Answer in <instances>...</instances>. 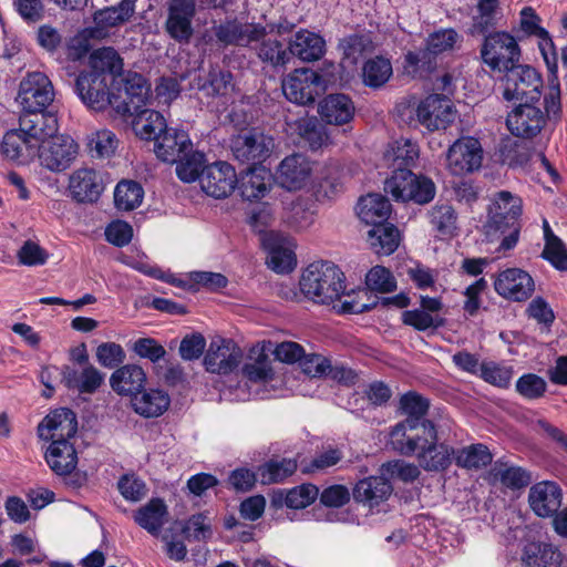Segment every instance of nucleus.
I'll return each mask as SVG.
<instances>
[{"label":"nucleus","mask_w":567,"mask_h":567,"mask_svg":"<svg viewBox=\"0 0 567 567\" xmlns=\"http://www.w3.org/2000/svg\"><path fill=\"white\" fill-rule=\"evenodd\" d=\"M192 142L185 131L166 127L154 141V153L165 163H175L192 148Z\"/></svg>","instance_id":"nucleus-28"},{"label":"nucleus","mask_w":567,"mask_h":567,"mask_svg":"<svg viewBox=\"0 0 567 567\" xmlns=\"http://www.w3.org/2000/svg\"><path fill=\"white\" fill-rule=\"evenodd\" d=\"M447 168L456 176L473 173L482 166L483 148L480 141L472 136L456 140L449 148Z\"/></svg>","instance_id":"nucleus-12"},{"label":"nucleus","mask_w":567,"mask_h":567,"mask_svg":"<svg viewBox=\"0 0 567 567\" xmlns=\"http://www.w3.org/2000/svg\"><path fill=\"white\" fill-rule=\"evenodd\" d=\"M311 174L310 162L300 154H293L282 159L278 167L277 181L288 190L302 188Z\"/></svg>","instance_id":"nucleus-29"},{"label":"nucleus","mask_w":567,"mask_h":567,"mask_svg":"<svg viewBox=\"0 0 567 567\" xmlns=\"http://www.w3.org/2000/svg\"><path fill=\"white\" fill-rule=\"evenodd\" d=\"M494 288L505 299L524 301L533 295L535 284L527 271L520 268H508L498 274Z\"/></svg>","instance_id":"nucleus-20"},{"label":"nucleus","mask_w":567,"mask_h":567,"mask_svg":"<svg viewBox=\"0 0 567 567\" xmlns=\"http://www.w3.org/2000/svg\"><path fill=\"white\" fill-rule=\"evenodd\" d=\"M202 87L208 95L226 96L234 87L233 75L228 71L213 69L209 71L207 82Z\"/></svg>","instance_id":"nucleus-59"},{"label":"nucleus","mask_w":567,"mask_h":567,"mask_svg":"<svg viewBox=\"0 0 567 567\" xmlns=\"http://www.w3.org/2000/svg\"><path fill=\"white\" fill-rule=\"evenodd\" d=\"M54 99L53 85L42 72H31L20 82L17 101L22 111H43Z\"/></svg>","instance_id":"nucleus-10"},{"label":"nucleus","mask_w":567,"mask_h":567,"mask_svg":"<svg viewBox=\"0 0 567 567\" xmlns=\"http://www.w3.org/2000/svg\"><path fill=\"white\" fill-rule=\"evenodd\" d=\"M104 374L92 364L82 367L79 371L65 365L62 369V382L69 389L81 394L94 393L103 383Z\"/></svg>","instance_id":"nucleus-30"},{"label":"nucleus","mask_w":567,"mask_h":567,"mask_svg":"<svg viewBox=\"0 0 567 567\" xmlns=\"http://www.w3.org/2000/svg\"><path fill=\"white\" fill-rule=\"evenodd\" d=\"M419 157V147L410 140H399L389 145L384 159L392 174L401 169H410Z\"/></svg>","instance_id":"nucleus-41"},{"label":"nucleus","mask_w":567,"mask_h":567,"mask_svg":"<svg viewBox=\"0 0 567 567\" xmlns=\"http://www.w3.org/2000/svg\"><path fill=\"white\" fill-rule=\"evenodd\" d=\"M455 450L445 443H439L437 430L435 439L427 436L425 444L416 453L419 466L426 472H440L446 470L454 458Z\"/></svg>","instance_id":"nucleus-26"},{"label":"nucleus","mask_w":567,"mask_h":567,"mask_svg":"<svg viewBox=\"0 0 567 567\" xmlns=\"http://www.w3.org/2000/svg\"><path fill=\"white\" fill-rule=\"evenodd\" d=\"M131 404L138 415L151 419L161 416L167 411L171 404V398L164 390H144L143 388L132 398Z\"/></svg>","instance_id":"nucleus-31"},{"label":"nucleus","mask_w":567,"mask_h":567,"mask_svg":"<svg viewBox=\"0 0 567 567\" xmlns=\"http://www.w3.org/2000/svg\"><path fill=\"white\" fill-rule=\"evenodd\" d=\"M274 233L264 234L261 240L268 249V266L278 274L290 272L296 266L295 254L290 248L284 247L277 241Z\"/></svg>","instance_id":"nucleus-42"},{"label":"nucleus","mask_w":567,"mask_h":567,"mask_svg":"<svg viewBox=\"0 0 567 567\" xmlns=\"http://www.w3.org/2000/svg\"><path fill=\"white\" fill-rule=\"evenodd\" d=\"M319 114L328 124L343 125L354 115V105L344 94H330L319 104Z\"/></svg>","instance_id":"nucleus-33"},{"label":"nucleus","mask_w":567,"mask_h":567,"mask_svg":"<svg viewBox=\"0 0 567 567\" xmlns=\"http://www.w3.org/2000/svg\"><path fill=\"white\" fill-rule=\"evenodd\" d=\"M176 163V174L185 183L200 181V175L205 169V155L200 152L187 151Z\"/></svg>","instance_id":"nucleus-53"},{"label":"nucleus","mask_w":567,"mask_h":567,"mask_svg":"<svg viewBox=\"0 0 567 567\" xmlns=\"http://www.w3.org/2000/svg\"><path fill=\"white\" fill-rule=\"evenodd\" d=\"M523 561L526 567H558L561 558L553 545L532 543L525 547Z\"/></svg>","instance_id":"nucleus-45"},{"label":"nucleus","mask_w":567,"mask_h":567,"mask_svg":"<svg viewBox=\"0 0 567 567\" xmlns=\"http://www.w3.org/2000/svg\"><path fill=\"white\" fill-rule=\"evenodd\" d=\"M241 359L243 351L233 339L217 336L210 340L203 363L206 371L226 375L237 369Z\"/></svg>","instance_id":"nucleus-11"},{"label":"nucleus","mask_w":567,"mask_h":567,"mask_svg":"<svg viewBox=\"0 0 567 567\" xmlns=\"http://www.w3.org/2000/svg\"><path fill=\"white\" fill-rule=\"evenodd\" d=\"M343 457L339 449L329 447L318 453L307 465L303 466V473H315L326 471L338 464Z\"/></svg>","instance_id":"nucleus-63"},{"label":"nucleus","mask_w":567,"mask_h":567,"mask_svg":"<svg viewBox=\"0 0 567 567\" xmlns=\"http://www.w3.org/2000/svg\"><path fill=\"white\" fill-rule=\"evenodd\" d=\"M492 475L502 485L511 489H520L532 482L530 473L520 466L496 462L492 468Z\"/></svg>","instance_id":"nucleus-48"},{"label":"nucleus","mask_w":567,"mask_h":567,"mask_svg":"<svg viewBox=\"0 0 567 567\" xmlns=\"http://www.w3.org/2000/svg\"><path fill=\"white\" fill-rule=\"evenodd\" d=\"M195 13V0H172L165 24L171 38L187 43L193 35L192 20Z\"/></svg>","instance_id":"nucleus-25"},{"label":"nucleus","mask_w":567,"mask_h":567,"mask_svg":"<svg viewBox=\"0 0 567 567\" xmlns=\"http://www.w3.org/2000/svg\"><path fill=\"white\" fill-rule=\"evenodd\" d=\"M90 71L76 79V90L83 103L95 112L106 109V48L94 50L89 59Z\"/></svg>","instance_id":"nucleus-4"},{"label":"nucleus","mask_w":567,"mask_h":567,"mask_svg":"<svg viewBox=\"0 0 567 567\" xmlns=\"http://www.w3.org/2000/svg\"><path fill=\"white\" fill-rule=\"evenodd\" d=\"M271 178V173L262 166L248 167L238 181L243 198L254 200L264 197L269 189Z\"/></svg>","instance_id":"nucleus-38"},{"label":"nucleus","mask_w":567,"mask_h":567,"mask_svg":"<svg viewBox=\"0 0 567 567\" xmlns=\"http://www.w3.org/2000/svg\"><path fill=\"white\" fill-rule=\"evenodd\" d=\"M481 55L493 71L506 72L518 64L520 50L513 35L497 31L485 35Z\"/></svg>","instance_id":"nucleus-7"},{"label":"nucleus","mask_w":567,"mask_h":567,"mask_svg":"<svg viewBox=\"0 0 567 567\" xmlns=\"http://www.w3.org/2000/svg\"><path fill=\"white\" fill-rule=\"evenodd\" d=\"M274 148V138L258 130L238 134L231 140V152L237 161L249 167L259 166Z\"/></svg>","instance_id":"nucleus-9"},{"label":"nucleus","mask_w":567,"mask_h":567,"mask_svg":"<svg viewBox=\"0 0 567 567\" xmlns=\"http://www.w3.org/2000/svg\"><path fill=\"white\" fill-rule=\"evenodd\" d=\"M475 2L470 33L472 35H485L496 25L501 17V1L475 0Z\"/></svg>","instance_id":"nucleus-39"},{"label":"nucleus","mask_w":567,"mask_h":567,"mask_svg":"<svg viewBox=\"0 0 567 567\" xmlns=\"http://www.w3.org/2000/svg\"><path fill=\"white\" fill-rule=\"evenodd\" d=\"M76 431V414L68 408L51 411L38 425V435L44 441H69Z\"/></svg>","instance_id":"nucleus-21"},{"label":"nucleus","mask_w":567,"mask_h":567,"mask_svg":"<svg viewBox=\"0 0 567 567\" xmlns=\"http://www.w3.org/2000/svg\"><path fill=\"white\" fill-rule=\"evenodd\" d=\"M217 41L224 45L250 47L259 42L267 30L258 23H243L237 19L226 20L213 28Z\"/></svg>","instance_id":"nucleus-17"},{"label":"nucleus","mask_w":567,"mask_h":567,"mask_svg":"<svg viewBox=\"0 0 567 567\" xmlns=\"http://www.w3.org/2000/svg\"><path fill=\"white\" fill-rule=\"evenodd\" d=\"M542 85V78L534 68L517 64L505 72L503 97L518 104L538 102Z\"/></svg>","instance_id":"nucleus-6"},{"label":"nucleus","mask_w":567,"mask_h":567,"mask_svg":"<svg viewBox=\"0 0 567 567\" xmlns=\"http://www.w3.org/2000/svg\"><path fill=\"white\" fill-rule=\"evenodd\" d=\"M391 213L389 199L381 194H368L358 203V216L367 225H385Z\"/></svg>","instance_id":"nucleus-35"},{"label":"nucleus","mask_w":567,"mask_h":567,"mask_svg":"<svg viewBox=\"0 0 567 567\" xmlns=\"http://www.w3.org/2000/svg\"><path fill=\"white\" fill-rule=\"evenodd\" d=\"M103 176L95 169L81 167L69 177L68 190L76 203L92 204L99 200L104 192Z\"/></svg>","instance_id":"nucleus-18"},{"label":"nucleus","mask_w":567,"mask_h":567,"mask_svg":"<svg viewBox=\"0 0 567 567\" xmlns=\"http://www.w3.org/2000/svg\"><path fill=\"white\" fill-rule=\"evenodd\" d=\"M544 123L543 112L533 103H519L506 118V125L511 133L523 138L537 135Z\"/></svg>","instance_id":"nucleus-23"},{"label":"nucleus","mask_w":567,"mask_h":567,"mask_svg":"<svg viewBox=\"0 0 567 567\" xmlns=\"http://www.w3.org/2000/svg\"><path fill=\"white\" fill-rule=\"evenodd\" d=\"M478 377L494 386L507 388L513 377V368L494 361H483Z\"/></svg>","instance_id":"nucleus-56"},{"label":"nucleus","mask_w":567,"mask_h":567,"mask_svg":"<svg viewBox=\"0 0 567 567\" xmlns=\"http://www.w3.org/2000/svg\"><path fill=\"white\" fill-rule=\"evenodd\" d=\"M365 284L371 290L379 292H391L396 288L395 278L382 266H375L367 274Z\"/></svg>","instance_id":"nucleus-61"},{"label":"nucleus","mask_w":567,"mask_h":567,"mask_svg":"<svg viewBox=\"0 0 567 567\" xmlns=\"http://www.w3.org/2000/svg\"><path fill=\"white\" fill-rule=\"evenodd\" d=\"M37 148L40 165L52 173H62L70 168L80 151L78 142L64 134L43 140Z\"/></svg>","instance_id":"nucleus-8"},{"label":"nucleus","mask_w":567,"mask_h":567,"mask_svg":"<svg viewBox=\"0 0 567 567\" xmlns=\"http://www.w3.org/2000/svg\"><path fill=\"white\" fill-rule=\"evenodd\" d=\"M291 56L302 61H317L324 53V40L310 31H298L289 43Z\"/></svg>","instance_id":"nucleus-40"},{"label":"nucleus","mask_w":567,"mask_h":567,"mask_svg":"<svg viewBox=\"0 0 567 567\" xmlns=\"http://www.w3.org/2000/svg\"><path fill=\"white\" fill-rule=\"evenodd\" d=\"M516 391L527 400H537L542 398L546 390V381L534 373L523 374L516 382Z\"/></svg>","instance_id":"nucleus-60"},{"label":"nucleus","mask_w":567,"mask_h":567,"mask_svg":"<svg viewBox=\"0 0 567 567\" xmlns=\"http://www.w3.org/2000/svg\"><path fill=\"white\" fill-rule=\"evenodd\" d=\"M427 436L434 439L423 425L414 423L412 419H404L391 427L388 445L400 455L413 456L425 444Z\"/></svg>","instance_id":"nucleus-16"},{"label":"nucleus","mask_w":567,"mask_h":567,"mask_svg":"<svg viewBox=\"0 0 567 567\" xmlns=\"http://www.w3.org/2000/svg\"><path fill=\"white\" fill-rule=\"evenodd\" d=\"M256 44L258 58L269 63L274 68H285L291 60L289 47L285 48L278 39L266 38V35Z\"/></svg>","instance_id":"nucleus-47"},{"label":"nucleus","mask_w":567,"mask_h":567,"mask_svg":"<svg viewBox=\"0 0 567 567\" xmlns=\"http://www.w3.org/2000/svg\"><path fill=\"white\" fill-rule=\"evenodd\" d=\"M299 286L306 298L329 306L344 293V275L331 261H315L303 270Z\"/></svg>","instance_id":"nucleus-3"},{"label":"nucleus","mask_w":567,"mask_h":567,"mask_svg":"<svg viewBox=\"0 0 567 567\" xmlns=\"http://www.w3.org/2000/svg\"><path fill=\"white\" fill-rule=\"evenodd\" d=\"M528 502L537 516L551 517L561 505V489L554 482H539L530 487Z\"/></svg>","instance_id":"nucleus-27"},{"label":"nucleus","mask_w":567,"mask_h":567,"mask_svg":"<svg viewBox=\"0 0 567 567\" xmlns=\"http://www.w3.org/2000/svg\"><path fill=\"white\" fill-rule=\"evenodd\" d=\"M436 54L425 45L417 51H409L405 54V70L413 76L424 78L431 74L437 66Z\"/></svg>","instance_id":"nucleus-49"},{"label":"nucleus","mask_w":567,"mask_h":567,"mask_svg":"<svg viewBox=\"0 0 567 567\" xmlns=\"http://www.w3.org/2000/svg\"><path fill=\"white\" fill-rule=\"evenodd\" d=\"M144 197V189L134 181H122L114 189V204L120 210L130 212L138 207Z\"/></svg>","instance_id":"nucleus-50"},{"label":"nucleus","mask_w":567,"mask_h":567,"mask_svg":"<svg viewBox=\"0 0 567 567\" xmlns=\"http://www.w3.org/2000/svg\"><path fill=\"white\" fill-rule=\"evenodd\" d=\"M49 467L59 476L70 475L78 465V454L69 441H51L45 452Z\"/></svg>","instance_id":"nucleus-32"},{"label":"nucleus","mask_w":567,"mask_h":567,"mask_svg":"<svg viewBox=\"0 0 567 567\" xmlns=\"http://www.w3.org/2000/svg\"><path fill=\"white\" fill-rule=\"evenodd\" d=\"M399 229L392 224L375 225L368 231V243L378 255L393 254L400 244Z\"/></svg>","instance_id":"nucleus-44"},{"label":"nucleus","mask_w":567,"mask_h":567,"mask_svg":"<svg viewBox=\"0 0 567 567\" xmlns=\"http://www.w3.org/2000/svg\"><path fill=\"white\" fill-rule=\"evenodd\" d=\"M285 125L286 132L290 136H296L299 144L307 145L312 151L330 143L324 125L316 116H308L306 112L299 116L287 115Z\"/></svg>","instance_id":"nucleus-15"},{"label":"nucleus","mask_w":567,"mask_h":567,"mask_svg":"<svg viewBox=\"0 0 567 567\" xmlns=\"http://www.w3.org/2000/svg\"><path fill=\"white\" fill-rule=\"evenodd\" d=\"M168 518V509L166 504L161 498H152L144 506L140 507L135 514L134 519L151 535L157 536Z\"/></svg>","instance_id":"nucleus-37"},{"label":"nucleus","mask_w":567,"mask_h":567,"mask_svg":"<svg viewBox=\"0 0 567 567\" xmlns=\"http://www.w3.org/2000/svg\"><path fill=\"white\" fill-rule=\"evenodd\" d=\"M430 223L439 237L453 236L456 230L457 216L450 204H437L430 210Z\"/></svg>","instance_id":"nucleus-52"},{"label":"nucleus","mask_w":567,"mask_h":567,"mask_svg":"<svg viewBox=\"0 0 567 567\" xmlns=\"http://www.w3.org/2000/svg\"><path fill=\"white\" fill-rule=\"evenodd\" d=\"M23 147L33 150L35 148V144L31 143V140L28 138L20 128L9 131L4 134L1 152L7 158L12 161L18 159L22 155Z\"/></svg>","instance_id":"nucleus-57"},{"label":"nucleus","mask_w":567,"mask_h":567,"mask_svg":"<svg viewBox=\"0 0 567 567\" xmlns=\"http://www.w3.org/2000/svg\"><path fill=\"white\" fill-rule=\"evenodd\" d=\"M146 374L144 370L135 364H126L117 369L110 379L114 391L131 399L144 388Z\"/></svg>","instance_id":"nucleus-34"},{"label":"nucleus","mask_w":567,"mask_h":567,"mask_svg":"<svg viewBox=\"0 0 567 567\" xmlns=\"http://www.w3.org/2000/svg\"><path fill=\"white\" fill-rule=\"evenodd\" d=\"M455 463L464 468H482L491 464L493 457L488 449L483 444H473L455 451Z\"/></svg>","instance_id":"nucleus-54"},{"label":"nucleus","mask_w":567,"mask_h":567,"mask_svg":"<svg viewBox=\"0 0 567 567\" xmlns=\"http://www.w3.org/2000/svg\"><path fill=\"white\" fill-rule=\"evenodd\" d=\"M392 75L390 60L375 56L368 60L363 65V82L370 87H380L385 84Z\"/></svg>","instance_id":"nucleus-55"},{"label":"nucleus","mask_w":567,"mask_h":567,"mask_svg":"<svg viewBox=\"0 0 567 567\" xmlns=\"http://www.w3.org/2000/svg\"><path fill=\"white\" fill-rule=\"evenodd\" d=\"M522 212L523 203L518 196L508 190H501L495 195L484 227L491 241L495 239L497 233L504 236L499 250H511L516 246L520 231Z\"/></svg>","instance_id":"nucleus-2"},{"label":"nucleus","mask_w":567,"mask_h":567,"mask_svg":"<svg viewBox=\"0 0 567 567\" xmlns=\"http://www.w3.org/2000/svg\"><path fill=\"white\" fill-rule=\"evenodd\" d=\"M319 495V488L313 484H302L286 493L280 492L272 499L274 504L286 505L289 508L300 509L312 504Z\"/></svg>","instance_id":"nucleus-46"},{"label":"nucleus","mask_w":567,"mask_h":567,"mask_svg":"<svg viewBox=\"0 0 567 567\" xmlns=\"http://www.w3.org/2000/svg\"><path fill=\"white\" fill-rule=\"evenodd\" d=\"M20 131L35 144V147L58 134L59 123L55 114L43 111H23L19 118Z\"/></svg>","instance_id":"nucleus-24"},{"label":"nucleus","mask_w":567,"mask_h":567,"mask_svg":"<svg viewBox=\"0 0 567 567\" xmlns=\"http://www.w3.org/2000/svg\"><path fill=\"white\" fill-rule=\"evenodd\" d=\"M384 189L395 200L414 202L415 204L430 203L436 193L433 181L425 176H417L411 169L394 172L385 181Z\"/></svg>","instance_id":"nucleus-5"},{"label":"nucleus","mask_w":567,"mask_h":567,"mask_svg":"<svg viewBox=\"0 0 567 567\" xmlns=\"http://www.w3.org/2000/svg\"><path fill=\"white\" fill-rule=\"evenodd\" d=\"M417 120L431 131L445 128L454 120L451 100L445 94H431L417 106Z\"/></svg>","instance_id":"nucleus-22"},{"label":"nucleus","mask_w":567,"mask_h":567,"mask_svg":"<svg viewBox=\"0 0 567 567\" xmlns=\"http://www.w3.org/2000/svg\"><path fill=\"white\" fill-rule=\"evenodd\" d=\"M109 76V105L124 120L133 117V130L140 138L155 141L167 124L159 112L143 109L151 95V86L142 74L123 71L122 58L110 47Z\"/></svg>","instance_id":"nucleus-1"},{"label":"nucleus","mask_w":567,"mask_h":567,"mask_svg":"<svg viewBox=\"0 0 567 567\" xmlns=\"http://www.w3.org/2000/svg\"><path fill=\"white\" fill-rule=\"evenodd\" d=\"M320 80L312 70L297 69L282 80V92L288 101L297 105H310L319 93Z\"/></svg>","instance_id":"nucleus-13"},{"label":"nucleus","mask_w":567,"mask_h":567,"mask_svg":"<svg viewBox=\"0 0 567 567\" xmlns=\"http://www.w3.org/2000/svg\"><path fill=\"white\" fill-rule=\"evenodd\" d=\"M430 403L427 399L417 394L416 392H408L400 399V409L405 419H412L414 423L423 425L430 435L435 436V425L431 420L425 419Z\"/></svg>","instance_id":"nucleus-43"},{"label":"nucleus","mask_w":567,"mask_h":567,"mask_svg":"<svg viewBox=\"0 0 567 567\" xmlns=\"http://www.w3.org/2000/svg\"><path fill=\"white\" fill-rule=\"evenodd\" d=\"M392 486L382 476H370L359 481L353 489L357 502L367 503L370 507L379 505L389 498Z\"/></svg>","instance_id":"nucleus-36"},{"label":"nucleus","mask_w":567,"mask_h":567,"mask_svg":"<svg viewBox=\"0 0 567 567\" xmlns=\"http://www.w3.org/2000/svg\"><path fill=\"white\" fill-rule=\"evenodd\" d=\"M183 534L187 540L205 542L213 536L210 519L205 514L190 516L184 527Z\"/></svg>","instance_id":"nucleus-58"},{"label":"nucleus","mask_w":567,"mask_h":567,"mask_svg":"<svg viewBox=\"0 0 567 567\" xmlns=\"http://www.w3.org/2000/svg\"><path fill=\"white\" fill-rule=\"evenodd\" d=\"M238 178L234 167L226 162H216L205 167L200 175V187L214 198H225L229 196Z\"/></svg>","instance_id":"nucleus-19"},{"label":"nucleus","mask_w":567,"mask_h":567,"mask_svg":"<svg viewBox=\"0 0 567 567\" xmlns=\"http://www.w3.org/2000/svg\"><path fill=\"white\" fill-rule=\"evenodd\" d=\"M206 348V339L199 332L186 334L179 344V355L185 361L199 359Z\"/></svg>","instance_id":"nucleus-62"},{"label":"nucleus","mask_w":567,"mask_h":567,"mask_svg":"<svg viewBox=\"0 0 567 567\" xmlns=\"http://www.w3.org/2000/svg\"><path fill=\"white\" fill-rule=\"evenodd\" d=\"M443 308L441 298L421 296L420 307L405 310L402 313V321L417 331L434 332L446 324V319L442 313Z\"/></svg>","instance_id":"nucleus-14"},{"label":"nucleus","mask_w":567,"mask_h":567,"mask_svg":"<svg viewBox=\"0 0 567 567\" xmlns=\"http://www.w3.org/2000/svg\"><path fill=\"white\" fill-rule=\"evenodd\" d=\"M542 257L549 261L556 269L567 271V247L560 238L551 243H546Z\"/></svg>","instance_id":"nucleus-64"},{"label":"nucleus","mask_w":567,"mask_h":567,"mask_svg":"<svg viewBox=\"0 0 567 567\" xmlns=\"http://www.w3.org/2000/svg\"><path fill=\"white\" fill-rule=\"evenodd\" d=\"M296 470L297 462L292 458L270 460L258 467L257 475L262 484H274L292 475Z\"/></svg>","instance_id":"nucleus-51"}]
</instances>
